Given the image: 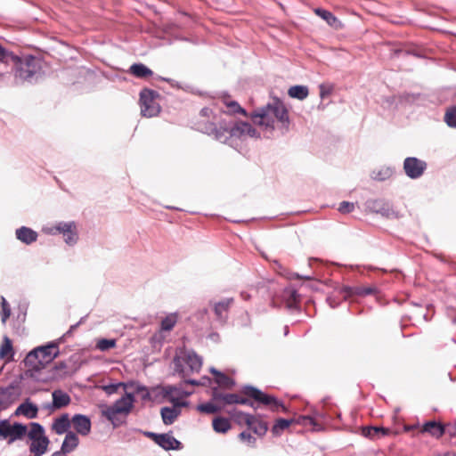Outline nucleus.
Returning <instances> with one entry per match:
<instances>
[{
  "label": "nucleus",
  "instance_id": "nucleus-20",
  "mask_svg": "<svg viewBox=\"0 0 456 456\" xmlns=\"http://www.w3.org/2000/svg\"><path fill=\"white\" fill-rule=\"evenodd\" d=\"M16 237L23 243L30 244L37 240V233L30 228L22 226L16 230Z\"/></svg>",
  "mask_w": 456,
  "mask_h": 456
},
{
  "label": "nucleus",
  "instance_id": "nucleus-57",
  "mask_svg": "<svg viewBox=\"0 0 456 456\" xmlns=\"http://www.w3.org/2000/svg\"><path fill=\"white\" fill-rule=\"evenodd\" d=\"M412 428H413V427H408V428H406V429H407V430H411V429H412Z\"/></svg>",
  "mask_w": 456,
  "mask_h": 456
},
{
  "label": "nucleus",
  "instance_id": "nucleus-37",
  "mask_svg": "<svg viewBox=\"0 0 456 456\" xmlns=\"http://www.w3.org/2000/svg\"><path fill=\"white\" fill-rule=\"evenodd\" d=\"M177 322L175 314L167 315L161 322V329L163 330H171Z\"/></svg>",
  "mask_w": 456,
  "mask_h": 456
},
{
  "label": "nucleus",
  "instance_id": "nucleus-41",
  "mask_svg": "<svg viewBox=\"0 0 456 456\" xmlns=\"http://www.w3.org/2000/svg\"><path fill=\"white\" fill-rule=\"evenodd\" d=\"M292 420L280 419L276 421L275 425L273 428V432L275 435H279L282 430L288 428L291 424Z\"/></svg>",
  "mask_w": 456,
  "mask_h": 456
},
{
  "label": "nucleus",
  "instance_id": "nucleus-35",
  "mask_svg": "<svg viewBox=\"0 0 456 456\" xmlns=\"http://www.w3.org/2000/svg\"><path fill=\"white\" fill-rule=\"evenodd\" d=\"M362 433L364 436L373 439L387 435L388 430L385 429L384 428L367 427L362 428Z\"/></svg>",
  "mask_w": 456,
  "mask_h": 456
},
{
  "label": "nucleus",
  "instance_id": "nucleus-29",
  "mask_svg": "<svg viewBox=\"0 0 456 456\" xmlns=\"http://www.w3.org/2000/svg\"><path fill=\"white\" fill-rule=\"evenodd\" d=\"M212 426L216 433L225 434L228 432L232 426L228 419L217 417L213 419Z\"/></svg>",
  "mask_w": 456,
  "mask_h": 456
},
{
  "label": "nucleus",
  "instance_id": "nucleus-49",
  "mask_svg": "<svg viewBox=\"0 0 456 456\" xmlns=\"http://www.w3.org/2000/svg\"><path fill=\"white\" fill-rule=\"evenodd\" d=\"M232 416L234 417V419H236V421L240 424H242L244 423L245 424V418L244 416H251L250 414H248V413H244V412H241V411H239L235 414H232Z\"/></svg>",
  "mask_w": 456,
  "mask_h": 456
},
{
  "label": "nucleus",
  "instance_id": "nucleus-17",
  "mask_svg": "<svg viewBox=\"0 0 456 456\" xmlns=\"http://www.w3.org/2000/svg\"><path fill=\"white\" fill-rule=\"evenodd\" d=\"M55 229L63 233L65 241L68 244H74L77 241V236L76 232V225L73 222L69 223H60L56 225Z\"/></svg>",
  "mask_w": 456,
  "mask_h": 456
},
{
  "label": "nucleus",
  "instance_id": "nucleus-11",
  "mask_svg": "<svg viewBox=\"0 0 456 456\" xmlns=\"http://www.w3.org/2000/svg\"><path fill=\"white\" fill-rule=\"evenodd\" d=\"M426 167L425 161L413 157L406 158L403 162V169L406 175L412 179L421 176Z\"/></svg>",
  "mask_w": 456,
  "mask_h": 456
},
{
  "label": "nucleus",
  "instance_id": "nucleus-1",
  "mask_svg": "<svg viewBox=\"0 0 456 456\" xmlns=\"http://www.w3.org/2000/svg\"><path fill=\"white\" fill-rule=\"evenodd\" d=\"M251 118L256 125L270 130H273L276 124L287 129L289 124L288 110L279 99H273V102L254 112Z\"/></svg>",
  "mask_w": 456,
  "mask_h": 456
},
{
  "label": "nucleus",
  "instance_id": "nucleus-51",
  "mask_svg": "<svg viewBox=\"0 0 456 456\" xmlns=\"http://www.w3.org/2000/svg\"><path fill=\"white\" fill-rule=\"evenodd\" d=\"M77 326V324L71 326L70 330L67 332V335L70 334L72 332L73 329H75Z\"/></svg>",
  "mask_w": 456,
  "mask_h": 456
},
{
  "label": "nucleus",
  "instance_id": "nucleus-26",
  "mask_svg": "<svg viewBox=\"0 0 456 456\" xmlns=\"http://www.w3.org/2000/svg\"><path fill=\"white\" fill-rule=\"evenodd\" d=\"M232 302V298H226L215 304L214 311L218 319H224L226 317V313Z\"/></svg>",
  "mask_w": 456,
  "mask_h": 456
},
{
  "label": "nucleus",
  "instance_id": "nucleus-3",
  "mask_svg": "<svg viewBox=\"0 0 456 456\" xmlns=\"http://www.w3.org/2000/svg\"><path fill=\"white\" fill-rule=\"evenodd\" d=\"M134 396L132 393L126 391L125 395L117 400L112 405H102L101 412L108 420L114 424L118 414H128L133 409Z\"/></svg>",
  "mask_w": 456,
  "mask_h": 456
},
{
  "label": "nucleus",
  "instance_id": "nucleus-40",
  "mask_svg": "<svg viewBox=\"0 0 456 456\" xmlns=\"http://www.w3.org/2000/svg\"><path fill=\"white\" fill-rule=\"evenodd\" d=\"M347 295L357 294V295H369L372 293L371 288H349L346 287L343 289Z\"/></svg>",
  "mask_w": 456,
  "mask_h": 456
},
{
  "label": "nucleus",
  "instance_id": "nucleus-27",
  "mask_svg": "<svg viewBox=\"0 0 456 456\" xmlns=\"http://www.w3.org/2000/svg\"><path fill=\"white\" fill-rule=\"evenodd\" d=\"M13 356V348L12 345L11 339L4 336L3 338V343L0 346V358L1 359H6L11 360Z\"/></svg>",
  "mask_w": 456,
  "mask_h": 456
},
{
  "label": "nucleus",
  "instance_id": "nucleus-38",
  "mask_svg": "<svg viewBox=\"0 0 456 456\" xmlns=\"http://www.w3.org/2000/svg\"><path fill=\"white\" fill-rule=\"evenodd\" d=\"M116 346L115 339L102 338L97 341L96 347L101 351H107Z\"/></svg>",
  "mask_w": 456,
  "mask_h": 456
},
{
  "label": "nucleus",
  "instance_id": "nucleus-54",
  "mask_svg": "<svg viewBox=\"0 0 456 456\" xmlns=\"http://www.w3.org/2000/svg\"><path fill=\"white\" fill-rule=\"evenodd\" d=\"M187 382H188V383H190V384H193V385H194V384H197V382H196L195 380H189V381H187Z\"/></svg>",
  "mask_w": 456,
  "mask_h": 456
},
{
  "label": "nucleus",
  "instance_id": "nucleus-23",
  "mask_svg": "<svg viewBox=\"0 0 456 456\" xmlns=\"http://www.w3.org/2000/svg\"><path fill=\"white\" fill-rule=\"evenodd\" d=\"M78 445V437L73 432H68L64 438V441L61 445V452L63 453H69L74 451Z\"/></svg>",
  "mask_w": 456,
  "mask_h": 456
},
{
  "label": "nucleus",
  "instance_id": "nucleus-34",
  "mask_svg": "<svg viewBox=\"0 0 456 456\" xmlns=\"http://www.w3.org/2000/svg\"><path fill=\"white\" fill-rule=\"evenodd\" d=\"M314 12L319 16L321 17L322 19H323L324 20H326V22L330 25V26H332V27H335V28H338V25L339 24V21L329 11L327 10H323V9H321V8H316L314 10Z\"/></svg>",
  "mask_w": 456,
  "mask_h": 456
},
{
  "label": "nucleus",
  "instance_id": "nucleus-25",
  "mask_svg": "<svg viewBox=\"0 0 456 456\" xmlns=\"http://www.w3.org/2000/svg\"><path fill=\"white\" fill-rule=\"evenodd\" d=\"M53 404L56 409L67 406L70 403V397L67 393L61 390L53 392Z\"/></svg>",
  "mask_w": 456,
  "mask_h": 456
},
{
  "label": "nucleus",
  "instance_id": "nucleus-47",
  "mask_svg": "<svg viewBox=\"0 0 456 456\" xmlns=\"http://www.w3.org/2000/svg\"><path fill=\"white\" fill-rule=\"evenodd\" d=\"M9 57H12V59L13 60H18L20 61L18 58L14 57L11 53H9L8 51H6L1 45H0V61L1 62H5L7 61V59Z\"/></svg>",
  "mask_w": 456,
  "mask_h": 456
},
{
  "label": "nucleus",
  "instance_id": "nucleus-52",
  "mask_svg": "<svg viewBox=\"0 0 456 456\" xmlns=\"http://www.w3.org/2000/svg\"><path fill=\"white\" fill-rule=\"evenodd\" d=\"M443 456H456V454L453 452H446Z\"/></svg>",
  "mask_w": 456,
  "mask_h": 456
},
{
  "label": "nucleus",
  "instance_id": "nucleus-55",
  "mask_svg": "<svg viewBox=\"0 0 456 456\" xmlns=\"http://www.w3.org/2000/svg\"><path fill=\"white\" fill-rule=\"evenodd\" d=\"M389 175V170L388 169H386L385 170V175Z\"/></svg>",
  "mask_w": 456,
  "mask_h": 456
},
{
  "label": "nucleus",
  "instance_id": "nucleus-15",
  "mask_svg": "<svg viewBox=\"0 0 456 456\" xmlns=\"http://www.w3.org/2000/svg\"><path fill=\"white\" fill-rule=\"evenodd\" d=\"M74 429L81 436H87L91 431L90 419L82 414L73 416L71 419Z\"/></svg>",
  "mask_w": 456,
  "mask_h": 456
},
{
  "label": "nucleus",
  "instance_id": "nucleus-39",
  "mask_svg": "<svg viewBox=\"0 0 456 456\" xmlns=\"http://www.w3.org/2000/svg\"><path fill=\"white\" fill-rule=\"evenodd\" d=\"M222 406H218L213 403H207L198 406V410L204 413H216L221 410Z\"/></svg>",
  "mask_w": 456,
  "mask_h": 456
},
{
  "label": "nucleus",
  "instance_id": "nucleus-44",
  "mask_svg": "<svg viewBox=\"0 0 456 456\" xmlns=\"http://www.w3.org/2000/svg\"><path fill=\"white\" fill-rule=\"evenodd\" d=\"M11 314V310L9 308L8 303L5 298L2 297V322L5 323L6 320L9 318Z\"/></svg>",
  "mask_w": 456,
  "mask_h": 456
},
{
  "label": "nucleus",
  "instance_id": "nucleus-18",
  "mask_svg": "<svg viewBox=\"0 0 456 456\" xmlns=\"http://www.w3.org/2000/svg\"><path fill=\"white\" fill-rule=\"evenodd\" d=\"M245 424L256 435L264 436L267 431L266 423L259 420L255 416H244Z\"/></svg>",
  "mask_w": 456,
  "mask_h": 456
},
{
  "label": "nucleus",
  "instance_id": "nucleus-22",
  "mask_svg": "<svg viewBox=\"0 0 456 456\" xmlns=\"http://www.w3.org/2000/svg\"><path fill=\"white\" fill-rule=\"evenodd\" d=\"M70 426V420L68 414H63L56 419L52 425V429L58 435L66 433Z\"/></svg>",
  "mask_w": 456,
  "mask_h": 456
},
{
  "label": "nucleus",
  "instance_id": "nucleus-53",
  "mask_svg": "<svg viewBox=\"0 0 456 456\" xmlns=\"http://www.w3.org/2000/svg\"><path fill=\"white\" fill-rule=\"evenodd\" d=\"M375 178L379 179V180H383V179H385V176H378L377 175V176H375Z\"/></svg>",
  "mask_w": 456,
  "mask_h": 456
},
{
  "label": "nucleus",
  "instance_id": "nucleus-10",
  "mask_svg": "<svg viewBox=\"0 0 456 456\" xmlns=\"http://www.w3.org/2000/svg\"><path fill=\"white\" fill-rule=\"evenodd\" d=\"M37 60L32 56H28L23 61L20 62L15 77L20 80L30 79L37 72Z\"/></svg>",
  "mask_w": 456,
  "mask_h": 456
},
{
  "label": "nucleus",
  "instance_id": "nucleus-7",
  "mask_svg": "<svg viewBox=\"0 0 456 456\" xmlns=\"http://www.w3.org/2000/svg\"><path fill=\"white\" fill-rule=\"evenodd\" d=\"M141 112L147 118L155 117L159 114L160 108L154 99V94L150 90H143L140 94Z\"/></svg>",
  "mask_w": 456,
  "mask_h": 456
},
{
  "label": "nucleus",
  "instance_id": "nucleus-24",
  "mask_svg": "<svg viewBox=\"0 0 456 456\" xmlns=\"http://www.w3.org/2000/svg\"><path fill=\"white\" fill-rule=\"evenodd\" d=\"M422 433H429L434 437H440L444 433V427L436 421H429L425 423L420 430Z\"/></svg>",
  "mask_w": 456,
  "mask_h": 456
},
{
  "label": "nucleus",
  "instance_id": "nucleus-48",
  "mask_svg": "<svg viewBox=\"0 0 456 456\" xmlns=\"http://www.w3.org/2000/svg\"><path fill=\"white\" fill-rule=\"evenodd\" d=\"M331 86H328L325 85L320 86V97L322 99L325 98L327 95H329L331 93Z\"/></svg>",
  "mask_w": 456,
  "mask_h": 456
},
{
  "label": "nucleus",
  "instance_id": "nucleus-5",
  "mask_svg": "<svg viewBox=\"0 0 456 456\" xmlns=\"http://www.w3.org/2000/svg\"><path fill=\"white\" fill-rule=\"evenodd\" d=\"M28 432L27 426L20 423L10 424L7 420L0 421V439H8V444L21 439Z\"/></svg>",
  "mask_w": 456,
  "mask_h": 456
},
{
  "label": "nucleus",
  "instance_id": "nucleus-6",
  "mask_svg": "<svg viewBox=\"0 0 456 456\" xmlns=\"http://www.w3.org/2000/svg\"><path fill=\"white\" fill-rule=\"evenodd\" d=\"M224 129L225 133V140L228 137H242V136H249V137H257L258 134L255 128L247 122L239 121L235 122L232 126L229 125L226 121L224 122Z\"/></svg>",
  "mask_w": 456,
  "mask_h": 456
},
{
  "label": "nucleus",
  "instance_id": "nucleus-8",
  "mask_svg": "<svg viewBox=\"0 0 456 456\" xmlns=\"http://www.w3.org/2000/svg\"><path fill=\"white\" fill-rule=\"evenodd\" d=\"M245 394L248 396L254 398L256 401L260 402L265 405L271 406V408L273 411H279L281 409L282 411H285V407L282 403H279L274 397L265 395L260 390L249 387H246Z\"/></svg>",
  "mask_w": 456,
  "mask_h": 456
},
{
  "label": "nucleus",
  "instance_id": "nucleus-36",
  "mask_svg": "<svg viewBox=\"0 0 456 456\" xmlns=\"http://www.w3.org/2000/svg\"><path fill=\"white\" fill-rule=\"evenodd\" d=\"M283 297L287 301V306L292 308L298 301L299 295L297 294V290L293 289H288L284 291Z\"/></svg>",
  "mask_w": 456,
  "mask_h": 456
},
{
  "label": "nucleus",
  "instance_id": "nucleus-21",
  "mask_svg": "<svg viewBox=\"0 0 456 456\" xmlns=\"http://www.w3.org/2000/svg\"><path fill=\"white\" fill-rule=\"evenodd\" d=\"M37 411L38 409L35 404L29 402H25L17 408L15 414L23 415L28 419H35L37 415Z\"/></svg>",
  "mask_w": 456,
  "mask_h": 456
},
{
  "label": "nucleus",
  "instance_id": "nucleus-46",
  "mask_svg": "<svg viewBox=\"0 0 456 456\" xmlns=\"http://www.w3.org/2000/svg\"><path fill=\"white\" fill-rule=\"evenodd\" d=\"M239 438L243 441V442H246L248 443L249 445H254L255 443H256V439L254 436H251V434L248 433V432H241L240 435H239Z\"/></svg>",
  "mask_w": 456,
  "mask_h": 456
},
{
  "label": "nucleus",
  "instance_id": "nucleus-58",
  "mask_svg": "<svg viewBox=\"0 0 456 456\" xmlns=\"http://www.w3.org/2000/svg\"><path fill=\"white\" fill-rule=\"evenodd\" d=\"M53 456H55V454H53Z\"/></svg>",
  "mask_w": 456,
  "mask_h": 456
},
{
  "label": "nucleus",
  "instance_id": "nucleus-9",
  "mask_svg": "<svg viewBox=\"0 0 456 456\" xmlns=\"http://www.w3.org/2000/svg\"><path fill=\"white\" fill-rule=\"evenodd\" d=\"M224 120H221L219 122V127H217V126L209 119H200L197 126L198 129L201 132L214 135L216 140L225 141L224 129H222V127H224Z\"/></svg>",
  "mask_w": 456,
  "mask_h": 456
},
{
  "label": "nucleus",
  "instance_id": "nucleus-12",
  "mask_svg": "<svg viewBox=\"0 0 456 456\" xmlns=\"http://www.w3.org/2000/svg\"><path fill=\"white\" fill-rule=\"evenodd\" d=\"M213 398L215 401L221 403L223 405L226 404H251L249 400L240 396L237 394H221L216 391L214 392Z\"/></svg>",
  "mask_w": 456,
  "mask_h": 456
},
{
  "label": "nucleus",
  "instance_id": "nucleus-16",
  "mask_svg": "<svg viewBox=\"0 0 456 456\" xmlns=\"http://www.w3.org/2000/svg\"><path fill=\"white\" fill-rule=\"evenodd\" d=\"M154 438L156 444L165 450H175L180 447V442L169 434L155 435L150 434Z\"/></svg>",
  "mask_w": 456,
  "mask_h": 456
},
{
  "label": "nucleus",
  "instance_id": "nucleus-42",
  "mask_svg": "<svg viewBox=\"0 0 456 456\" xmlns=\"http://www.w3.org/2000/svg\"><path fill=\"white\" fill-rule=\"evenodd\" d=\"M164 395L168 397L169 401L173 403H180L177 398L175 397V395H180L178 390L175 387H166L163 389Z\"/></svg>",
  "mask_w": 456,
  "mask_h": 456
},
{
  "label": "nucleus",
  "instance_id": "nucleus-56",
  "mask_svg": "<svg viewBox=\"0 0 456 456\" xmlns=\"http://www.w3.org/2000/svg\"><path fill=\"white\" fill-rule=\"evenodd\" d=\"M241 296H242L245 299H248V296H247V297H245V296H244V293H241Z\"/></svg>",
  "mask_w": 456,
  "mask_h": 456
},
{
  "label": "nucleus",
  "instance_id": "nucleus-50",
  "mask_svg": "<svg viewBox=\"0 0 456 456\" xmlns=\"http://www.w3.org/2000/svg\"><path fill=\"white\" fill-rule=\"evenodd\" d=\"M200 119H209L212 117V110L208 108H203L200 110Z\"/></svg>",
  "mask_w": 456,
  "mask_h": 456
},
{
  "label": "nucleus",
  "instance_id": "nucleus-19",
  "mask_svg": "<svg viewBox=\"0 0 456 456\" xmlns=\"http://www.w3.org/2000/svg\"><path fill=\"white\" fill-rule=\"evenodd\" d=\"M183 361L193 372H198L202 366V359L193 351H187L183 357Z\"/></svg>",
  "mask_w": 456,
  "mask_h": 456
},
{
  "label": "nucleus",
  "instance_id": "nucleus-2",
  "mask_svg": "<svg viewBox=\"0 0 456 456\" xmlns=\"http://www.w3.org/2000/svg\"><path fill=\"white\" fill-rule=\"evenodd\" d=\"M60 354L57 344L50 343L46 346L37 347L28 354L25 362L34 370L45 368L52 362Z\"/></svg>",
  "mask_w": 456,
  "mask_h": 456
},
{
  "label": "nucleus",
  "instance_id": "nucleus-14",
  "mask_svg": "<svg viewBox=\"0 0 456 456\" xmlns=\"http://www.w3.org/2000/svg\"><path fill=\"white\" fill-rule=\"evenodd\" d=\"M120 387H122L125 391H126L128 388L134 389L136 392L146 391L145 387H141L140 385L135 384L134 382H130V383L118 382V383H112L110 385H103V386L100 387V388L102 389L108 395L117 393L118 388H120Z\"/></svg>",
  "mask_w": 456,
  "mask_h": 456
},
{
  "label": "nucleus",
  "instance_id": "nucleus-45",
  "mask_svg": "<svg viewBox=\"0 0 456 456\" xmlns=\"http://www.w3.org/2000/svg\"><path fill=\"white\" fill-rule=\"evenodd\" d=\"M354 209V204L348 201H343L339 204L338 211L342 214H347Z\"/></svg>",
  "mask_w": 456,
  "mask_h": 456
},
{
  "label": "nucleus",
  "instance_id": "nucleus-28",
  "mask_svg": "<svg viewBox=\"0 0 456 456\" xmlns=\"http://www.w3.org/2000/svg\"><path fill=\"white\" fill-rule=\"evenodd\" d=\"M223 103L227 108L226 112L228 114H241L243 116H247V111L242 107H240V105L237 102L230 100L228 98H224L223 99Z\"/></svg>",
  "mask_w": 456,
  "mask_h": 456
},
{
  "label": "nucleus",
  "instance_id": "nucleus-13",
  "mask_svg": "<svg viewBox=\"0 0 456 456\" xmlns=\"http://www.w3.org/2000/svg\"><path fill=\"white\" fill-rule=\"evenodd\" d=\"M172 407H163L160 411L161 418L166 425H171L180 415V408L185 405L184 403H175Z\"/></svg>",
  "mask_w": 456,
  "mask_h": 456
},
{
  "label": "nucleus",
  "instance_id": "nucleus-43",
  "mask_svg": "<svg viewBox=\"0 0 456 456\" xmlns=\"http://www.w3.org/2000/svg\"><path fill=\"white\" fill-rule=\"evenodd\" d=\"M444 119L449 126L456 127V107H452L446 111Z\"/></svg>",
  "mask_w": 456,
  "mask_h": 456
},
{
  "label": "nucleus",
  "instance_id": "nucleus-30",
  "mask_svg": "<svg viewBox=\"0 0 456 456\" xmlns=\"http://www.w3.org/2000/svg\"><path fill=\"white\" fill-rule=\"evenodd\" d=\"M210 371L215 375L216 377V382L223 387L225 388H232L234 386V381L230 379L225 374L216 370V369L212 368Z\"/></svg>",
  "mask_w": 456,
  "mask_h": 456
},
{
  "label": "nucleus",
  "instance_id": "nucleus-32",
  "mask_svg": "<svg viewBox=\"0 0 456 456\" xmlns=\"http://www.w3.org/2000/svg\"><path fill=\"white\" fill-rule=\"evenodd\" d=\"M288 94L291 98H296L302 101L308 96L309 91L305 86H294L289 89Z\"/></svg>",
  "mask_w": 456,
  "mask_h": 456
},
{
  "label": "nucleus",
  "instance_id": "nucleus-31",
  "mask_svg": "<svg viewBox=\"0 0 456 456\" xmlns=\"http://www.w3.org/2000/svg\"><path fill=\"white\" fill-rule=\"evenodd\" d=\"M130 72L136 77L145 78L152 75V71L142 63H135L130 67Z\"/></svg>",
  "mask_w": 456,
  "mask_h": 456
},
{
  "label": "nucleus",
  "instance_id": "nucleus-33",
  "mask_svg": "<svg viewBox=\"0 0 456 456\" xmlns=\"http://www.w3.org/2000/svg\"><path fill=\"white\" fill-rule=\"evenodd\" d=\"M72 373L73 370L68 367L66 362H62L55 365L53 376L54 379H59L70 376Z\"/></svg>",
  "mask_w": 456,
  "mask_h": 456
},
{
  "label": "nucleus",
  "instance_id": "nucleus-4",
  "mask_svg": "<svg viewBox=\"0 0 456 456\" xmlns=\"http://www.w3.org/2000/svg\"><path fill=\"white\" fill-rule=\"evenodd\" d=\"M28 436L31 440L29 451L36 456H41L47 451L49 439L45 435V430L40 424L31 423Z\"/></svg>",
  "mask_w": 456,
  "mask_h": 456
}]
</instances>
